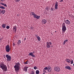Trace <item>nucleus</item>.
<instances>
[{
    "instance_id": "1",
    "label": "nucleus",
    "mask_w": 74,
    "mask_h": 74,
    "mask_svg": "<svg viewBox=\"0 0 74 74\" xmlns=\"http://www.w3.org/2000/svg\"><path fill=\"white\" fill-rule=\"evenodd\" d=\"M20 63L19 62L18 63H16V65L14 67V68L15 69V71L16 73H18L19 71V70L20 69Z\"/></svg>"
},
{
    "instance_id": "2",
    "label": "nucleus",
    "mask_w": 74,
    "mask_h": 74,
    "mask_svg": "<svg viewBox=\"0 0 74 74\" xmlns=\"http://www.w3.org/2000/svg\"><path fill=\"white\" fill-rule=\"evenodd\" d=\"M0 68L1 69L4 71H7V66L3 63L0 64Z\"/></svg>"
},
{
    "instance_id": "3",
    "label": "nucleus",
    "mask_w": 74,
    "mask_h": 74,
    "mask_svg": "<svg viewBox=\"0 0 74 74\" xmlns=\"http://www.w3.org/2000/svg\"><path fill=\"white\" fill-rule=\"evenodd\" d=\"M32 15H33V17L34 18H36V19H40V16H37L36 14H35V13L34 12H32Z\"/></svg>"
},
{
    "instance_id": "4",
    "label": "nucleus",
    "mask_w": 74,
    "mask_h": 74,
    "mask_svg": "<svg viewBox=\"0 0 74 74\" xmlns=\"http://www.w3.org/2000/svg\"><path fill=\"white\" fill-rule=\"evenodd\" d=\"M6 57L7 58V60L8 61H11V57L10 56H9L8 54H7L6 56Z\"/></svg>"
},
{
    "instance_id": "5",
    "label": "nucleus",
    "mask_w": 74,
    "mask_h": 74,
    "mask_svg": "<svg viewBox=\"0 0 74 74\" xmlns=\"http://www.w3.org/2000/svg\"><path fill=\"white\" fill-rule=\"evenodd\" d=\"M46 44V47L47 48H49L51 47V45H52V42H47Z\"/></svg>"
},
{
    "instance_id": "6",
    "label": "nucleus",
    "mask_w": 74,
    "mask_h": 74,
    "mask_svg": "<svg viewBox=\"0 0 74 74\" xmlns=\"http://www.w3.org/2000/svg\"><path fill=\"white\" fill-rule=\"evenodd\" d=\"M62 33H65V23H63L62 25Z\"/></svg>"
},
{
    "instance_id": "7",
    "label": "nucleus",
    "mask_w": 74,
    "mask_h": 74,
    "mask_svg": "<svg viewBox=\"0 0 74 74\" xmlns=\"http://www.w3.org/2000/svg\"><path fill=\"white\" fill-rule=\"evenodd\" d=\"M60 69L59 68V67L58 66H55L54 68V70L56 71H57V72L60 71Z\"/></svg>"
},
{
    "instance_id": "8",
    "label": "nucleus",
    "mask_w": 74,
    "mask_h": 74,
    "mask_svg": "<svg viewBox=\"0 0 74 74\" xmlns=\"http://www.w3.org/2000/svg\"><path fill=\"white\" fill-rule=\"evenodd\" d=\"M6 51L7 52H10V46L9 45H7L6 47Z\"/></svg>"
},
{
    "instance_id": "9",
    "label": "nucleus",
    "mask_w": 74,
    "mask_h": 74,
    "mask_svg": "<svg viewBox=\"0 0 74 74\" xmlns=\"http://www.w3.org/2000/svg\"><path fill=\"white\" fill-rule=\"evenodd\" d=\"M34 53V51H33V53L32 52L29 53V56H32V57H33V58H35V57H36V56L34 55L33 54V53Z\"/></svg>"
},
{
    "instance_id": "10",
    "label": "nucleus",
    "mask_w": 74,
    "mask_h": 74,
    "mask_svg": "<svg viewBox=\"0 0 74 74\" xmlns=\"http://www.w3.org/2000/svg\"><path fill=\"white\" fill-rule=\"evenodd\" d=\"M58 2H56L55 3V9L56 10H57L58 8Z\"/></svg>"
},
{
    "instance_id": "11",
    "label": "nucleus",
    "mask_w": 74,
    "mask_h": 74,
    "mask_svg": "<svg viewBox=\"0 0 74 74\" xmlns=\"http://www.w3.org/2000/svg\"><path fill=\"white\" fill-rule=\"evenodd\" d=\"M42 23H43V24H45L47 23V20L45 19H43L42 20Z\"/></svg>"
},
{
    "instance_id": "12",
    "label": "nucleus",
    "mask_w": 74,
    "mask_h": 74,
    "mask_svg": "<svg viewBox=\"0 0 74 74\" xmlns=\"http://www.w3.org/2000/svg\"><path fill=\"white\" fill-rule=\"evenodd\" d=\"M27 67H25L23 68V70L26 72H27Z\"/></svg>"
},
{
    "instance_id": "13",
    "label": "nucleus",
    "mask_w": 74,
    "mask_h": 74,
    "mask_svg": "<svg viewBox=\"0 0 74 74\" xmlns=\"http://www.w3.org/2000/svg\"><path fill=\"white\" fill-rule=\"evenodd\" d=\"M52 70V68L50 66H49L47 69V71L48 72H51Z\"/></svg>"
},
{
    "instance_id": "14",
    "label": "nucleus",
    "mask_w": 74,
    "mask_h": 74,
    "mask_svg": "<svg viewBox=\"0 0 74 74\" xmlns=\"http://www.w3.org/2000/svg\"><path fill=\"white\" fill-rule=\"evenodd\" d=\"M65 23L67 25H70V22L69 20H67L65 21Z\"/></svg>"
},
{
    "instance_id": "15",
    "label": "nucleus",
    "mask_w": 74,
    "mask_h": 74,
    "mask_svg": "<svg viewBox=\"0 0 74 74\" xmlns=\"http://www.w3.org/2000/svg\"><path fill=\"white\" fill-rule=\"evenodd\" d=\"M65 69H68V70H71V68H70L69 66H65Z\"/></svg>"
},
{
    "instance_id": "16",
    "label": "nucleus",
    "mask_w": 74,
    "mask_h": 74,
    "mask_svg": "<svg viewBox=\"0 0 74 74\" xmlns=\"http://www.w3.org/2000/svg\"><path fill=\"white\" fill-rule=\"evenodd\" d=\"M16 27H13V31L14 33H16Z\"/></svg>"
},
{
    "instance_id": "17",
    "label": "nucleus",
    "mask_w": 74,
    "mask_h": 74,
    "mask_svg": "<svg viewBox=\"0 0 74 74\" xmlns=\"http://www.w3.org/2000/svg\"><path fill=\"white\" fill-rule=\"evenodd\" d=\"M5 12V10H2L1 12V13H2V14H4Z\"/></svg>"
},
{
    "instance_id": "18",
    "label": "nucleus",
    "mask_w": 74,
    "mask_h": 74,
    "mask_svg": "<svg viewBox=\"0 0 74 74\" xmlns=\"http://www.w3.org/2000/svg\"><path fill=\"white\" fill-rule=\"evenodd\" d=\"M66 61L67 62H68V63H69L71 62V61H70V60L69 59H66Z\"/></svg>"
},
{
    "instance_id": "19",
    "label": "nucleus",
    "mask_w": 74,
    "mask_h": 74,
    "mask_svg": "<svg viewBox=\"0 0 74 74\" xmlns=\"http://www.w3.org/2000/svg\"><path fill=\"white\" fill-rule=\"evenodd\" d=\"M45 9L47 11H49V10L50 9L49 8H48V6H47L46 8H45Z\"/></svg>"
},
{
    "instance_id": "20",
    "label": "nucleus",
    "mask_w": 74,
    "mask_h": 74,
    "mask_svg": "<svg viewBox=\"0 0 74 74\" xmlns=\"http://www.w3.org/2000/svg\"><path fill=\"white\" fill-rule=\"evenodd\" d=\"M21 41L20 40H19L18 42H17V44L18 45H19L20 44H21Z\"/></svg>"
},
{
    "instance_id": "21",
    "label": "nucleus",
    "mask_w": 74,
    "mask_h": 74,
    "mask_svg": "<svg viewBox=\"0 0 74 74\" xmlns=\"http://www.w3.org/2000/svg\"><path fill=\"white\" fill-rule=\"evenodd\" d=\"M37 38L38 41H40L41 40V38H40V37L39 36H38V37H37Z\"/></svg>"
},
{
    "instance_id": "22",
    "label": "nucleus",
    "mask_w": 74,
    "mask_h": 74,
    "mask_svg": "<svg viewBox=\"0 0 74 74\" xmlns=\"http://www.w3.org/2000/svg\"><path fill=\"white\" fill-rule=\"evenodd\" d=\"M36 74H39V73H40V71L38 70H37L36 71Z\"/></svg>"
},
{
    "instance_id": "23",
    "label": "nucleus",
    "mask_w": 74,
    "mask_h": 74,
    "mask_svg": "<svg viewBox=\"0 0 74 74\" xmlns=\"http://www.w3.org/2000/svg\"><path fill=\"white\" fill-rule=\"evenodd\" d=\"M0 8H1V9H3V10H5V7L3 6H0Z\"/></svg>"
},
{
    "instance_id": "24",
    "label": "nucleus",
    "mask_w": 74,
    "mask_h": 74,
    "mask_svg": "<svg viewBox=\"0 0 74 74\" xmlns=\"http://www.w3.org/2000/svg\"><path fill=\"white\" fill-rule=\"evenodd\" d=\"M6 25L5 24H3L2 25V27H3V28H5Z\"/></svg>"
},
{
    "instance_id": "25",
    "label": "nucleus",
    "mask_w": 74,
    "mask_h": 74,
    "mask_svg": "<svg viewBox=\"0 0 74 74\" xmlns=\"http://www.w3.org/2000/svg\"><path fill=\"white\" fill-rule=\"evenodd\" d=\"M24 63L25 64H27L29 63V61L27 60L26 62H24Z\"/></svg>"
},
{
    "instance_id": "26",
    "label": "nucleus",
    "mask_w": 74,
    "mask_h": 74,
    "mask_svg": "<svg viewBox=\"0 0 74 74\" xmlns=\"http://www.w3.org/2000/svg\"><path fill=\"white\" fill-rule=\"evenodd\" d=\"M48 67H46L44 68V70H48Z\"/></svg>"
},
{
    "instance_id": "27",
    "label": "nucleus",
    "mask_w": 74,
    "mask_h": 74,
    "mask_svg": "<svg viewBox=\"0 0 74 74\" xmlns=\"http://www.w3.org/2000/svg\"><path fill=\"white\" fill-rule=\"evenodd\" d=\"M34 73H35V72L34 71H32L31 72V74H34Z\"/></svg>"
},
{
    "instance_id": "28",
    "label": "nucleus",
    "mask_w": 74,
    "mask_h": 74,
    "mask_svg": "<svg viewBox=\"0 0 74 74\" xmlns=\"http://www.w3.org/2000/svg\"><path fill=\"white\" fill-rule=\"evenodd\" d=\"M19 1H20V0H15V1L16 2V3H18V2Z\"/></svg>"
},
{
    "instance_id": "29",
    "label": "nucleus",
    "mask_w": 74,
    "mask_h": 74,
    "mask_svg": "<svg viewBox=\"0 0 74 74\" xmlns=\"http://www.w3.org/2000/svg\"><path fill=\"white\" fill-rule=\"evenodd\" d=\"M6 29H10V26H6Z\"/></svg>"
},
{
    "instance_id": "30",
    "label": "nucleus",
    "mask_w": 74,
    "mask_h": 74,
    "mask_svg": "<svg viewBox=\"0 0 74 74\" xmlns=\"http://www.w3.org/2000/svg\"><path fill=\"white\" fill-rule=\"evenodd\" d=\"M71 64H72L73 63V60H72L71 61Z\"/></svg>"
},
{
    "instance_id": "31",
    "label": "nucleus",
    "mask_w": 74,
    "mask_h": 74,
    "mask_svg": "<svg viewBox=\"0 0 74 74\" xmlns=\"http://www.w3.org/2000/svg\"><path fill=\"white\" fill-rule=\"evenodd\" d=\"M3 6H4V7H7V5H6L5 3L4 4Z\"/></svg>"
},
{
    "instance_id": "32",
    "label": "nucleus",
    "mask_w": 74,
    "mask_h": 74,
    "mask_svg": "<svg viewBox=\"0 0 74 74\" xmlns=\"http://www.w3.org/2000/svg\"><path fill=\"white\" fill-rule=\"evenodd\" d=\"M34 69L35 70H36V69H37V66H34Z\"/></svg>"
},
{
    "instance_id": "33",
    "label": "nucleus",
    "mask_w": 74,
    "mask_h": 74,
    "mask_svg": "<svg viewBox=\"0 0 74 74\" xmlns=\"http://www.w3.org/2000/svg\"><path fill=\"white\" fill-rule=\"evenodd\" d=\"M1 4V5H4V3H0Z\"/></svg>"
},
{
    "instance_id": "34",
    "label": "nucleus",
    "mask_w": 74,
    "mask_h": 74,
    "mask_svg": "<svg viewBox=\"0 0 74 74\" xmlns=\"http://www.w3.org/2000/svg\"><path fill=\"white\" fill-rule=\"evenodd\" d=\"M51 11H53V8H51Z\"/></svg>"
},
{
    "instance_id": "35",
    "label": "nucleus",
    "mask_w": 74,
    "mask_h": 74,
    "mask_svg": "<svg viewBox=\"0 0 74 74\" xmlns=\"http://www.w3.org/2000/svg\"><path fill=\"white\" fill-rule=\"evenodd\" d=\"M67 41H68V39H66L65 40V42H67Z\"/></svg>"
},
{
    "instance_id": "36",
    "label": "nucleus",
    "mask_w": 74,
    "mask_h": 74,
    "mask_svg": "<svg viewBox=\"0 0 74 74\" xmlns=\"http://www.w3.org/2000/svg\"><path fill=\"white\" fill-rule=\"evenodd\" d=\"M63 45H64V44H65V40L64 41V42L63 43Z\"/></svg>"
},
{
    "instance_id": "37",
    "label": "nucleus",
    "mask_w": 74,
    "mask_h": 74,
    "mask_svg": "<svg viewBox=\"0 0 74 74\" xmlns=\"http://www.w3.org/2000/svg\"><path fill=\"white\" fill-rule=\"evenodd\" d=\"M43 72H45V73H46V71L45 70H43Z\"/></svg>"
},
{
    "instance_id": "38",
    "label": "nucleus",
    "mask_w": 74,
    "mask_h": 74,
    "mask_svg": "<svg viewBox=\"0 0 74 74\" xmlns=\"http://www.w3.org/2000/svg\"><path fill=\"white\" fill-rule=\"evenodd\" d=\"M1 11H2L1 10H0V14H1Z\"/></svg>"
},
{
    "instance_id": "39",
    "label": "nucleus",
    "mask_w": 74,
    "mask_h": 74,
    "mask_svg": "<svg viewBox=\"0 0 74 74\" xmlns=\"http://www.w3.org/2000/svg\"><path fill=\"white\" fill-rule=\"evenodd\" d=\"M32 12H31V14H30V15L31 16V15H32Z\"/></svg>"
},
{
    "instance_id": "40",
    "label": "nucleus",
    "mask_w": 74,
    "mask_h": 74,
    "mask_svg": "<svg viewBox=\"0 0 74 74\" xmlns=\"http://www.w3.org/2000/svg\"><path fill=\"white\" fill-rule=\"evenodd\" d=\"M38 36H37V35H35V37H38Z\"/></svg>"
},
{
    "instance_id": "41",
    "label": "nucleus",
    "mask_w": 74,
    "mask_h": 74,
    "mask_svg": "<svg viewBox=\"0 0 74 74\" xmlns=\"http://www.w3.org/2000/svg\"><path fill=\"white\" fill-rule=\"evenodd\" d=\"M5 0H1V1H2V2H3V1H4Z\"/></svg>"
},
{
    "instance_id": "42",
    "label": "nucleus",
    "mask_w": 74,
    "mask_h": 74,
    "mask_svg": "<svg viewBox=\"0 0 74 74\" xmlns=\"http://www.w3.org/2000/svg\"><path fill=\"white\" fill-rule=\"evenodd\" d=\"M63 0H61V1H60V2H62Z\"/></svg>"
},
{
    "instance_id": "43",
    "label": "nucleus",
    "mask_w": 74,
    "mask_h": 74,
    "mask_svg": "<svg viewBox=\"0 0 74 74\" xmlns=\"http://www.w3.org/2000/svg\"><path fill=\"white\" fill-rule=\"evenodd\" d=\"M15 44H14V43H13V46H15Z\"/></svg>"
},
{
    "instance_id": "44",
    "label": "nucleus",
    "mask_w": 74,
    "mask_h": 74,
    "mask_svg": "<svg viewBox=\"0 0 74 74\" xmlns=\"http://www.w3.org/2000/svg\"><path fill=\"white\" fill-rule=\"evenodd\" d=\"M24 41H25V40H26V38H25L24 39Z\"/></svg>"
},
{
    "instance_id": "45",
    "label": "nucleus",
    "mask_w": 74,
    "mask_h": 74,
    "mask_svg": "<svg viewBox=\"0 0 74 74\" xmlns=\"http://www.w3.org/2000/svg\"><path fill=\"white\" fill-rule=\"evenodd\" d=\"M66 27H65V30H66Z\"/></svg>"
},
{
    "instance_id": "46",
    "label": "nucleus",
    "mask_w": 74,
    "mask_h": 74,
    "mask_svg": "<svg viewBox=\"0 0 74 74\" xmlns=\"http://www.w3.org/2000/svg\"><path fill=\"white\" fill-rule=\"evenodd\" d=\"M55 33H56V32H57L56 31H55Z\"/></svg>"
},
{
    "instance_id": "47",
    "label": "nucleus",
    "mask_w": 74,
    "mask_h": 74,
    "mask_svg": "<svg viewBox=\"0 0 74 74\" xmlns=\"http://www.w3.org/2000/svg\"><path fill=\"white\" fill-rule=\"evenodd\" d=\"M17 16H19V14H17Z\"/></svg>"
},
{
    "instance_id": "48",
    "label": "nucleus",
    "mask_w": 74,
    "mask_h": 74,
    "mask_svg": "<svg viewBox=\"0 0 74 74\" xmlns=\"http://www.w3.org/2000/svg\"><path fill=\"white\" fill-rule=\"evenodd\" d=\"M31 28L32 29H33V28L32 27H31Z\"/></svg>"
},
{
    "instance_id": "49",
    "label": "nucleus",
    "mask_w": 74,
    "mask_h": 74,
    "mask_svg": "<svg viewBox=\"0 0 74 74\" xmlns=\"http://www.w3.org/2000/svg\"><path fill=\"white\" fill-rule=\"evenodd\" d=\"M1 41V40H0V41Z\"/></svg>"
},
{
    "instance_id": "50",
    "label": "nucleus",
    "mask_w": 74,
    "mask_h": 74,
    "mask_svg": "<svg viewBox=\"0 0 74 74\" xmlns=\"http://www.w3.org/2000/svg\"><path fill=\"white\" fill-rule=\"evenodd\" d=\"M0 5H1L0 4Z\"/></svg>"
},
{
    "instance_id": "51",
    "label": "nucleus",
    "mask_w": 74,
    "mask_h": 74,
    "mask_svg": "<svg viewBox=\"0 0 74 74\" xmlns=\"http://www.w3.org/2000/svg\"><path fill=\"white\" fill-rule=\"evenodd\" d=\"M73 10H74V9Z\"/></svg>"
}]
</instances>
